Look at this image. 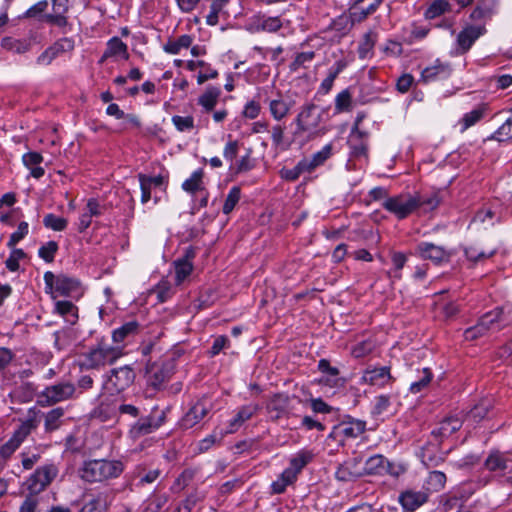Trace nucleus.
I'll return each mask as SVG.
<instances>
[{"mask_svg": "<svg viewBox=\"0 0 512 512\" xmlns=\"http://www.w3.org/2000/svg\"><path fill=\"white\" fill-rule=\"evenodd\" d=\"M125 464L119 459H87L77 469L78 477L87 484H108L124 472Z\"/></svg>", "mask_w": 512, "mask_h": 512, "instance_id": "obj_1", "label": "nucleus"}, {"mask_svg": "<svg viewBox=\"0 0 512 512\" xmlns=\"http://www.w3.org/2000/svg\"><path fill=\"white\" fill-rule=\"evenodd\" d=\"M322 112L318 111V106L312 102H305L298 110L293 119L295 128L292 132L293 141H300L305 144L326 133V129L321 128Z\"/></svg>", "mask_w": 512, "mask_h": 512, "instance_id": "obj_2", "label": "nucleus"}, {"mask_svg": "<svg viewBox=\"0 0 512 512\" xmlns=\"http://www.w3.org/2000/svg\"><path fill=\"white\" fill-rule=\"evenodd\" d=\"M512 323V305L505 304L485 313L473 327L464 331L466 340L473 341L489 331H499Z\"/></svg>", "mask_w": 512, "mask_h": 512, "instance_id": "obj_3", "label": "nucleus"}, {"mask_svg": "<svg viewBox=\"0 0 512 512\" xmlns=\"http://www.w3.org/2000/svg\"><path fill=\"white\" fill-rule=\"evenodd\" d=\"M121 356V348L111 346L104 341L99 342L83 355L82 368L99 369L107 364H112Z\"/></svg>", "mask_w": 512, "mask_h": 512, "instance_id": "obj_4", "label": "nucleus"}, {"mask_svg": "<svg viewBox=\"0 0 512 512\" xmlns=\"http://www.w3.org/2000/svg\"><path fill=\"white\" fill-rule=\"evenodd\" d=\"M45 291L60 296L71 297L80 294V281L64 273L55 275L51 271L44 273Z\"/></svg>", "mask_w": 512, "mask_h": 512, "instance_id": "obj_5", "label": "nucleus"}, {"mask_svg": "<svg viewBox=\"0 0 512 512\" xmlns=\"http://www.w3.org/2000/svg\"><path fill=\"white\" fill-rule=\"evenodd\" d=\"M77 388L72 382H58L47 386L40 394L38 403L42 407L76 398Z\"/></svg>", "mask_w": 512, "mask_h": 512, "instance_id": "obj_6", "label": "nucleus"}, {"mask_svg": "<svg viewBox=\"0 0 512 512\" xmlns=\"http://www.w3.org/2000/svg\"><path fill=\"white\" fill-rule=\"evenodd\" d=\"M58 475V468L53 463L38 467L26 481L29 493L38 495L43 492Z\"/></svg>", "mask_w": 512, "mask_h": 512, "instance_id": "obj_7", "label": "nucleus"}, {"mask_svg": "<svg viewBox=\"0 0 512 512\" xmlns=\"http://www.w3.org/2000/svg\"><path fill=\"white\" fill-rule=\"evenodd\" d=\"M174 371L175 363L173 359H164L149 363L146 366L147 383L154 389H160L174 374Z\"/></svg>", "mask_w": 512, "mask_h": 512, "instance_id": "obj_8", "label": "nucleus"}, {"mask_svg": "<svg viewBox=\"0 0 512 512\" xmlns=\"http://www.w3.org/2000/svg\"><path fill=\"white\" fill-rule=\"evenodd\" d=\"M135 377V371L129 365L111 369L106 377L104 388L110 392H122L134 383Z\"/></svg>", "mask_w": 512, "mask_h": 512, "instance_id": "obj_9", "label": "nucleus"}, {"mask_svg": "<svg viewBox=\"0 0 512 512\" xmlns=\"http://www.w3.org/2000/svg\"><path fill=\"white\" fill-rule=\"evenodd\" d=\"M417 198L411 194H399L389 197L383 202V208L399 220L407 218L417 210Z\"/></svg>", "mask_w": 512, "mask_h": 512, "instance_id": "obj_10", "label": "nucleus"}, {"mask_svg": "<svg viewBox=\"0 0 512 512\" xmlns=\"http://www.w3.org/2000/svg\"><path fill=\"white\" fill-rule=\"evenodd\" d=\"M295 106V94H291L289 92H277L275 97L268 101L269 113L277 122L287 118Z\"/></svg>", "mask_w": 512, "mask_h": 512, "instance_id": "obj_11", "label": "nucleus"}, {"mask_svg": "<svg viewBox=\"0 0 512 512\" xmlns=\"http://www.w3.org/2000/svg\"><path fill=\"white\" fill-rule=\"evenodd\" d=\"M486 32L487 30L484 25H465L456 37V54H466L474 43Z\"/></svg>", "mask_w": 512, "mask_h": 512, "instance_id": "obj_12", "label": "nucleus"}, {"mask_svg": "<svg viewBox=\"0 0 512 512\" xmlns=\"http://www.w3.org/2000/svg\"><path fill=\"white\" fill-rule=\"evenodd\" d=\"M483 467L493 477H502L506 473L512 472V459L506 452L492 450L486 457Z\"/></svg>", "mask_w": 512, "mask_h": 512, "instance_id": "obj_13", "label": "nucleus"}, {"mask_svg": "<svg viewBox=\"0 0 512 512\" xmlns=\"http://www.w3.org/2000/svg\"><path fill=\"white\" fill-rule=\"evenodd\" d=\"M395 378L391 374L390 366H368L362 373L360 384L384 388L392 384Z\"/></svg>", "mask_w": 512, "mask_h": 512, "instance_id": "obj_14", "label": "nucleus"}, {"mask_svg": "<svg viewBox=\"0 0 512 512\" xmlns=\"http://www.w3.org/2000/svg\"><path fill=\"white\" fill-rule=\"evenodd\" d=\"M213 404L207 397H202L188 410L182 419L185 428H192L198 424L212 410Z\"/></svg>", "mask_w": 512, "mask_h": 512, "instance_id": "obj_15", "label": "nucleus"}, {"mask_svg": "<svg viewBox=\"0 0 512 512\" xmlns=\"http://www.w3.org/2000/svg\"><path fill=\"white\" fill-rule=\"evenodd\" d=\"M164 420V416H160L158 419L151 414L137 418V421L133 423L129 429V435L133 439H138L142 436L148 435L158 429Z\"/></svg>", "mask_w": 512, "mask_h": 512, "instance_id": "obj_16", "label": "nucleus"}, {"mask_svg": "<svg viewBox=\"0 0 512 512\" xmlns=\"http://www.w3.org/2000/svg\"><path fill=\"white\" fill-rule=\"evenodd\" d=\"M429 499V493L423 490L406 489L398 496V501L406 512H414Z\"/></svg>", "mask_w": 512, "mask_h": 512, "instance_id": "obj_17", "label": "nucleus"}, {"mask_svg": "<svg viewBox=\"0 0 512 512\" xmlns=\"http://www.w3.org/2000/svg\"><path fill=\"white\" fill-rule=\"evenodd\" d=\"M417 253L425 260H431L435 264L449 262L451 253L444 247L430 242H421L417 245Z\"/></svg>", "mask_w": 512, "mask_h": 512, "instance_id": "obj_18", "label": "nucleus"}, {"mask_svg": "<svg viewBox=\"0 0 512 512\" xmlns=\"http://www.w3.org/2000/svg\"><path fill=\"white\" fill-rule=\"evenodd\" d=\"M290 397L285 393L274 394L266 403L267 414L272 421H277L289 412Z\"/></svg>", "mask_w": 512, "mask_h": 512, "instance_id": "obj_19", "label": "nucleus"}, {"mask_svg": "<svg viewBox=\"0 0 512 512\" xmlns=\"http://www.w3.org/2000/svg\"><path fill=\"white\" fill-rule=\"evenodd\" d=\"M451 73L452 67L450 63L437 59L432 65L422 70L420 80L424 83L445 80L450 77Z\"/></svg>", "mask_w": 512, "mask_h": 512, "instance_id": "obj_20", "label": "nucleus"}, {"mask_svg": "<svg viewBox=\"0 0 512 512\" xmlns=\"http://www.w3.org/2000/svg\"><path fill=\"white\" fill-rule=\"evenodd\" d=\"M318 369L324 375L319 379V383L330 388H338L344 385L345 380L339 377V369L330 365L327 359H321L318 362Z\"/></svg>", "mask_w": 512, "mask_h": 512, "instance_id": "obj_21", "label": "nucleus"}, {"mask_svg": "<svg viewBox=\"0 0 512 512\" xmlns=\"http://www.w3.org/2000/svg\"><path fill=\"white\" fill-rule=\"evenodd\" d=\"M360 461L357 458L349 459L340 464L336 471L335 477L342 482H349L363 476L362 469L360 468Z\"/></svg>", "mask_w": 512, "mask_h": 512, "instance_id": "obj_22", "label": "nucleus"}, {"mask_svg": "<svg viewBox=\"0 0 512 512\" xmlns=\"http://www.w3.org/2000/svg\"><path fill=\"white\" fill-rule=\"evenodd\" d=\"M366 430V422L359 419H354L350 416L341 421L336 427L335 431L346 438H357Z\"/></svg>", "mask_w": 512, "mask_h": 512, "instance_id": "obj_23", "label": "nucleus"}, {"mask_svg": "<svg viewBox=\"0 0 512 512\" xmlns=\"http://www.w3.org/2000/svg\"><path fill=\"white\" fill-rule=\"evenodd\" d=\"M260 409L258 404H248L245 406H242L229 422L228 429L226 430L225 434H232L235 433L241 425L249 420L253 415L257 413V411Z\"/></svg>", "mask_w": 512, "mask_h": 512, "instance_id": "obj_24", "label": "nucleus"}, {"mask_svg": "<svg viewBox=\"0 0 512 512\" xmlns=\"http://www.w3.org/2000/svg\"><path fill=\"white\" fill-rule=\"evenodd\" d=\"M462 427V420L458 417L450 416L439 422L438 426L432 430V435L440 440L449 437Z\"/></svg>", "mask_w": 512, "mask_h": 512, "instance_id": "obj_25", "label": "nucleus"}, {"mask_svg": "<svg viewBox=\"0 0 512 512\" xmlns=\"http://www.w3.org/2000/svg\"><path fill=\"white\" fill-rule=\"evenodd\" d=\"M22 162L26 168L30 170V175L35 179L44 176L45 170L39 166L43 162V156L35 151H30L22 156Z\"/></svg>", "mask_w": 512, "mask_h": 512, "instance_id": "obj_26", "label": "nucleus"}, {"mask_svg": "<svg viewBox=\"0 0 512 512\" xmlns=\"http://www.w3.org/2000/svg\"><path fill=\"white\" fill-rule=\"evenodd\" d=\"M313 458L314 453L312 451L302 449L290 459L289 467L286 469L292 471L295 476L298 477L299 473L313 460Z\"/></svg>", "mask_w": 512, "mask_h": 512, "instance_id": "obj_27", "label": "nucleus"}, {"mask_svg": "<svg viewBox=\"0 0 512 512\" xmlns=\"http://www.w3.org/2000/svg\"><path fill=\"white\" fill-rule=\"evenodd\" d=\"M332 155V144H326L320 151L314 153L311 158L302 159L308 173L314 171L317 167L323 165Z\"/></svg>", "mask_w": 512, "mask_h": 512, "instance_id": "obj_28", "label": "nucleus"}, {"mask_svg": "<svg viewBox=\"0 0 512 512\" xmlns=\"http://www.w3.org/2000/svg\"><path fill=\"white\" fill-rule=\"evenodd\" d=\"M271 134L272 145L275 149L282 151L288 150L291 147L292 141H289L285 137L286 126L285 124L277 123L269 130Z\"/></svg>", "mask_w": 512, "mask_h": 512, "instance_id": "obj_29", "label": "nucleus"}, {"mask_svg": "<svg viewBox=\"0 0 512 512\" xmlns=\"http://www.w3.org/2000/svg\"><path fill=\"white\" fill-rule=\"evenodd\" d=\"M497 0H478L476 7L470 14L472 20L491 17L497 9Z\"/></svg>", "mask_w": 512, "mask_h": 512, "instance_id": "obj_30", "label": "nucleus"}, {"mask_svg": "<svg viewBox=\"0 0 512 512\" xmlns=\"http://www.w3.org/2000/svg\"><path fill=\"white\" fill-rule=\"evenodd\" d=\"M105 56L127 60L129 58L128 46L119 37H112L107 42Z\"/></svg>", "mask_w": 512, "mask_h": 512, "instance_id": "obj_31", "label": "nucleus"}, {"mask_svg": "<svg viewBox=\"0 0 512 512\" xmlns=\"http://www.w3.org/2000/svg\"><path fill=\"white\" fill-rule=\"evenodd\" d=\"M452 11V5L448 0H432L424 12L426 20L436 19Z\"/></svg>", "mask_w": 512, "mask_h": 512, "instance_id": "obj_32", "label": "nucleus"}, {"mask_svg": "<svg viewBox=\"0 0 512 512\" xmlns=\"http://www.w3.org/2000/svg\"><path fill=\"white\" fill-rule=\"evenodd\" d=\"M220 95V88L209 86L206 88L205 92L199 96L198 104L203 108L205 112H210L215 108Z\"/></svg>", "mask_w": 512, "mask_h": 512, "instance_id": "obj_33", "label": "nucleus"}, {"mask_svg": "<svg viewBox=\"0 0 512 512\" xmlns=\"http://www.w3.org/2000/svg\"><path fill=\"white\" fill-rule=\"evenodd\" d=\"M385 461L386 457L381 454H375L369 457L362 469L363 475H385Z\"/></svg>", "mask_w": 512, "mask_h": 512, "instance_id": "obj_34", "label": "nucleus"}, {"mask_svg": "<svg viewBox=\"0 0 512 512\" xmlns=\"http://www.w3.org/2000/svg\"><path fill=\"white\" fill-rule=\"evenodd\" d=\"M446 481L447 477L444 472L437 470L431 471L425 480L423 489L429 494L439 492L445 487Z\"/></svg>", "mask_w": 512, "mask_h": 512, "instance_id": "obj_35", "label": "nucleus"}, {"mask_svg": "<svg viewBox=\"0 0 512 512\" xmlns=\"http://www.w3.org/2000/svg\"><path fill=\"white\" fill-rule=\"evenodd\" d=\"M486 106L480 105L470 112H467L463 115V117L459 120V124L461 126L460 132H465L468 128L477 124L486 114Z\"/></svg>", "mask_w": 512, "mask_h": 512, "instance_id": "obj_36", "label": "nucleus"}, {"mask_svg": "<svg viewBox=\"0 0 512 512\" xmlns=\"http://www.w3.org/2000/svg\"><path fill=\"white\" fill-rule=\"evenodd\" d=\"M193 42L192 36L188 34L181 35L177 39H169L163 46V50L172 55H177L182 49L189 48Z\"/></svg>", "mask_w": 512, "mask_h": 512, "instance_id": "obj_37", "label": "nucleus"}, {"mask_svg": "<svg viewBox=\"0 0 512 512\" xmlns=\"http://www.w3.org/2000/svg\"><path fill=\"white\" fill-rule=\"evenodd\" d=\"M55 310L70 324H75L78 320V308L70 301H57Z\"/></svg>", "mask_w": 512, "mask_h": 512, "instance_id": "obj_38", "label": "nucleus"}, {"mask_svg": "<svg viewBox=\"0 0 512 512\" xmlns=\"http://www.w3.org/2000/svg\"><path fill=\"white\" fill-rule=\"evenodd\" d=\"M139 323L137 321H129L124 323L121 327L112 332V339L115 343L119 344L124 342L129 336L138 333Z\"/></svg>", "mask_w": 512, "mask_h": 512, "instance_id": "obj_39", "label": "nucleus"}, {"mask_svg": "<svg viewBox=\"0 0 512 512\" xmlns=\"http://www.w3.org/2000/svg\"><path fill=\"white\" fill-rule=\"evenodd\" d=\"M297 480L295 474L285 469L279 477L272 482L271 491L273 494H282L285 492L287 486L293 484Z\"/></svg>", "mask_w": 512, "mask_h": 512, "instance_id": "obj_40", "label": "nucleus"}, {"mask_svg": "<svg viewBox=\"0 0 512 512\" xmlns=\"http://www.w3.org/2000/svg\"><path fill=\"white\" fill-rule=\"evenodd\" d=\"M203 176L204 172L202 169L194 171L191 176L182 183V189L192 194L197 191H205Z\"/></svg>", "mask_w": 512, "mask_h": 512, "instance_id": "obj_41", "label": "nucleus"}, {"mask_svg": "<svg viewBox=\"0 0 512 512\" xmlns=\"http://www.w3.org/2000/svg\"><path fill=\"white\" fill-rule=\"evenodd\" d=\"M378 38V34L374 30H369L366 32L359 43L358 46V55L359 58L365 59L367 58L368 54L373 50L376 41Z\"/></svg>", "mask_w": 512, "mask_h": 512, "instance_id": "obj_42", "label": "nucleus"}, {"mask_svg": "<svg viewBox=\"0 0 512 512\" xmlns=\"http://www.w3.org/2000/svg\"><path fill=\"white\" fill-rule=\"evenodd\" d=\"M335 114L349 112L352 110V93L349 88L339 92L335 97Z\"/></svg>", "mask_w": 512, "mask_h": 512, "instance_id": "obj_43", "label": "nucleus"}, {"mask_svg": "<svg viewBox=\"0 0 512 512\" xmlns=\"http://www.w3.org/2000/svg\"><path fill=\"white\" fill-rule=\"evenodd\" d=\"M39 414L40 411L37 410L35 407H32L28 409L26 418L21 421V424L19 425V429L22 430L23 433L26 434V436H29L33 430H35L39 425Z\"/></svg>", "mask_w": 512, "mask_h": 512, "instance_id": "obj_44", "label": "nucleus"}, {"mask_svg": "<svg viewBox=\"0 0 512 512\" xmlns=\"http://www.w3.org/2000/svg\"><path fill=\"white\" fill-rule=\"evenodd\" d=\"M64 416V409L61 407L53 408L45 415L44 428L46 432H52L61 425V418Z\"/></svg>", "mask_w": 512, "mask_h": 512, "instance_id": "obj_45", "label": "nucleus"}, {"mask_svg": "<svg viewBox=\"0 0 512 512\" xmlns=\"http://www.w3.org/2000/svg\"><path fill=\"white\" fill-rule=\"evenodd\" d=\"M335 65V67L329 69L328 76L321 82L319 86L318 92L323 95H326L331 91L335 79L338 77V75L344 68V64L340 61L336 62Z\"/></svg>", "mask_w": 512, "mask_h": 512, "instance_id": "obj_46", "label": "nucleus"}, {"mask_svg": "<svg viewBox=\"0 0 512 512\" xmlns=\"http://www.w3.org/2000/svg\"><path fill=\"white\" fill-rule=\"evenodd\" d=\"M175 282L181 284L192 272L193 264L188 259H178L174 263Z\"/></svg>", "mask_w": 512, "mask_h": 512, "instance_id": "obj_47", "label": "nucleus"}, {"mask_svg": "<svg viewBox=\"0 0 512 512\" xmlns=\"http://www.w3.org/2000/svg\"><path fill=\"white\" fill-rule=\"evenodd\" d=\"M414 197L417 198V209L418 208H423V210L425 212H428V211H432L434 209H436L440 202H441V199L438 195V193H431L430 195H414Z\"/></svg>", "mask_w": 512, "mask_h": 512, "instance_id": "obj_48", "label": "nucleus"}, {"mask_svg": "<svg viewBox=\"0 0 512 512\" xmlns=\"http://www.w3.org/2000/svg\"><path fill=\"white\" fill-rule=\"evenodd\" d=\"M491 406L492 405L489 400H482L469 411L467 418L474 422H479L487 416Z\"/></svg>", "mask_w": 512, "mask_h": 512, "instance_id": "obj_49", "label": "nucleus"}, {"mask_svg": "<svg viewBox=\"0 0 512 512\" xmlns=\"http://www.w3.org/2000/svg\"><path fill=\"white\" fill-rule=\"evenodd\" d=\"M357 23L353 19L352 12L349 15L342 14L332 21V28L342 34L349 32L354 24Z\"/></svg>", "mask_w": 512, "mask_h": 512, "instance_id": "obj_50", "label": "nucleus"}, {"mask_svg": "<svg viewBox=\"0 0 512 512\" xmlns=\"http://www.w3.org/2000/svg\"><path fill=\"white\" fill-rule=\"evenodd\" d=\"M171 121L176 128L178 132L184 133V132H191L195 128V120L194 117L191 115L187 116H180V115H174L171 118Z\"/></svg>", "mask_w": 512, "mask_h": 512, "instance_id": "obj_51", "label": "nucleus"}, {"mask_svg": "<svg viewBox=\"0 0 512 512\" xmlns=\"http://www.w3.org/2000/svg\"><path fill=\"white\" fill-rule=\"evenodd\" d=\"M1 46L6 50L13 51L18 54L27 52L30 47L25 41H21L13 37H4L1 40Z\"/></svg>", "mask_w": 512, "mask_h": 512, "instance_id": "obj_52", "label": "nucleus"}, {"mask_svg": "<svg viewBox=\"0 0 512 512\" xmlns=\"http://www.w3.org/2000/svg\"><path fill=\"white\" fill-rule=\"evenodd\" d=\"M229 0H212L210 5V12L206 16V23L209 26H215L219 22V14L227 5Z\"/></svg>", "mask_w": 512, "mask_h": 512, "instance_id": "obj_53", "label": "nucleus"}, {"mask_svg": "<svg viewBox=\"0 0 512 512\" xmlns=\"http://www.w3.org/2000/svg\"><path fill=\"white\" fill-rule=\"evenodd\" d=\"M43 224L48 229L60 232L66 229L68 221L63 217L49 213L43 218Z\"/></svg>", "mask_w": 512, "mask_h": 512, "instance_id": "obj_54", "label": "nucleus"}, {"mask_svg": "<svg viewBox=\"0 0 512 512\" xmlns=\"http://www.w3.org/2000/svg\"><path fill=\"white\" fill-rule=\"evenodd\" d=\"M241 198V189L238 186H233L224 201L222 211L224 214H230Z\"/></svg>", "mask_w": 512, "mask_h": 512, "instance_id": "obj_55", "label": "nucleus"}, {"mask_svg": "<svg viewBox=\"0 0 512 512\" xmlns=\"http://www.w3.org/2000/svg\"><path fill=\"white\" fill-rule=\"evenodd\" d=\"M282 28V22L279 17H267L262 19L257 27V31H266L269 33H275Z\"/></svg>", "mask_w": 512, "mask_h": 512, "instance_id": "obj_56", "label": "nucleus"}, {"mask_svg": "<svg viewBox=\"0 0 512 512\" xmlns=\"http://www.w3.org/2000/svg\"><path fill=\"white\" fill-rule=\"evenodd\" d=\"M58 248L59 247L56 241H48L39 248L38 255L45 262L51 263L54 261Z\"/></svg>", "mask_w": 512, "mask_h": 512, "instance_id": "obj_57", "label": "nucleus"}, {"mask_svg": "<svg viewBox=\"0 0 512 512\" xmlns=\"http://www.w3.org/2000/svg\"><path fill=\"white\" fill-rule=\"evenodd\" d=\"M11 252L5 261L6 268L9 271L15 272L19 269V261L26 257V253L19 248H10Z\"/></svg>", "mask_w": 512, "mask_h": 512, "instance_id": "obj_58", "label": "nucleus"}, {"mask_svg": "<svg viewBox=\"0 0 512 512\" xmlns=\"http://www.w3.org/2000/svg\"><path fill=\"white\" fill-rule=\"evenodd\" d=\"M28 233L29 224L25 221L20 222L17 230L10 235L7 246L9 248H14L22 239L28 235Z\"/></svg>", "mask_w": 512, "mask_h": 512, "instance_id": "obj_59", "label": "nucleus"}, {"mask_svg": "<svg viewBox=\"0 0 512 512\" xmlns=\"http://www.w3.org/2000/svg\"><path fill=\"white\" fill-rule=\"evenodd\" d=\"M433 377V374L430 370V368H424L422 370V376L418 381H414L410 385V392L416 394L422 391L425 387L429 385Z\"/></svg>", "mask_w": 512, "mask_h": 512, "instance_id": "obj_60", "label": "nucleus"}, {"mask_svg": "<svg viewBox=\"0 0 512 512\" xmlns=\"http://www.w3.org/2000/svg\"><path fill=\"white\" fill-rule=\"evenodd\" d=\"M307 172L308 169L306 168L305 164L302 160H300L295 167L292 169H282L281 170V177L287 181H296L301 174Z\"/></svg>", "mask_w": 512, "mask_h": 512, "instance_id": "obj_61", "label": "nucleus"}, {"mask_svg": "<svg viewBox=\"0 0 512 512\" xmlns=\"http://www.w3.org/2000/svg\"><path fill=\"white\" fill-rule=\"evenodd\" d=\"M315 57V52H301L298 53L294 60L290 63L289 68L291 71L295 72L299 68L304 67L307 62H311Z\"/></svg>", "mask_w": 512, "mask_h": 512, "instance_id": "obj_62", "label": "nucleus"}, {"mask_svg": "<svg viewBox=\"0 0 512 512\" xmlns=\"http://www.w3.org/2000/svg\"><path fill=\"white\" fill-rule=\"evenodd\" d=\"M195 472L192 469H185L174 481L172 490L181 491L183 490L190 481L194 478Z\"/></svg>", "mask_w": 512, "mask_h": 512, "instance_id": "obj_63", "label": "nucleus"}, {"mask_svg": "<svg viewBox=\"0 0 512 512\" xmlns=\"http://www.w3.org/2000/svg\"><path fill=\"white\" fill-rule=\"evenodd\" d=\"M493 139L505 141L512 139V119H507L493 134Z\"/></svg>", "mask_w": 512, "mask_h": 512, "instance_id": "obj_64", "label": "nucleus"}]
</instances>
